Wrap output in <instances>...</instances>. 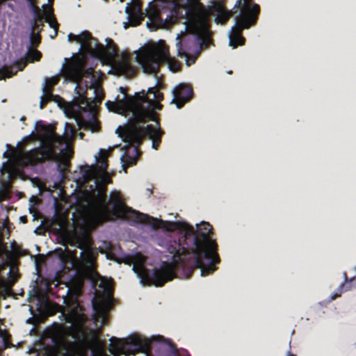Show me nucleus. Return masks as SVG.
I'll list each match as a JSON object with an SVG mask.
<instances>
[{"instance_id": "20e7f679", "label": "nucleus", "mask_w": 356, "mask_h": 356, "mask_svg": "<svg viewBox=\"0 0 356 356\" xmlns=\"http://www.w3.org/2000/svg\"><path fill=\"white\" fill-rule=\"evenodd\" d=\"M63 302L65 305L59 318L68 325L62 326L58 343L66 350L72 347L75 343L83 348H90L97 341L98 333L85 326L86 316L75 297H63Z\"/></svg>"}, {"instance_id": "9b49d317", "label": "nucleus", "mask_w": 356, "mask_h": 356, "mask_svg": "<svg viewBox=\"0 0 356 356\" xmlns=\"http://www.w3.org/2000/svg\"><path fill=\"white\" fill-rule=\"evenodd\" d=\"M132 270L142 286L154 284L161 286L175 277L174 266L167 261H162L159 268L150 270L145 267L143 261H139L134 264Z\"/></svg>"}, {"instance_id": "c9c22d12", "label": "nucleus", "mask_w": 356, "mask_h": 356, "mask_svg": "<svg viewBox=\"0 0 356 356\" xmlns=\"http://www.w3.org/2000/svg\"><path fill=\"white\" fill-rule=\"evenodd\" d=\"M33 133H34V131H32V132H31V135H30L29 136H27V137L24 138V140H28V139L30 138V136H31Z\"/></svg>"}, {"instance_id": "4be33fe9", "label": "nucleus", "mask_w": 356, "mask_h": 356, "mask_svg": "<svg viewBox=\"0 0 356 356\" xmlns=\"http://www.w3.org/2000/svg\"><path fill=\"white\" fill-rule=\"evenodd\" d=\"M74 243L76 248L81 250L79 253V257L81 258L83 261L87 265L91 266L92 265V252L88 242V236H84L82 238H76Z\"/></svg>"}, {"instance_id": "f704fd0d", "label": "nucleus", "mask_w": 356, "mask_h": 356, "mask_svg": "<svg viewBox=\"0 0 356 356\" xmlns=\"http://www.w3.org/2000/svg\"><path fill=\"white\" fill-rule=\"evenodd\" d=\"M8 156V152H7V150L5 151L3 153V157L4 158H7Z\"/></svg>"}, {"instance_id": "a18cd8bd", "label": "nucleus", "mask_w": 356, "mask_h": 356, "mask_svg": "<svg viewBox=\"0 0 356 356\" xmlns=\"http://www.w3.org/2000/svg\"><path fill=\"white\" fill-rule=\"evenodd\" d=\"M227 73L228 74H232V71H228Z\"/></svg>"}, {"instance_id": "c85d7f7f", "label": "nucleus", "mask_w": 356, "mask_h": 356, "mask_svg": "<svg viewBox=\"0 0 356 356\" xmlns=\"http://www.w3.org/2000/svg\"><path fill=\"white\" fill-rule=\"evenodd\" d=\"M44 79H46V78ZM47 81L48 83V88L49 90H51V92H52V88L54 87V85L56 84L57 81L54 78L50 79L49 80L47 79Z\"/></svg>"}, {"instance_id": "6e6552de", "label": "nucleus", "mask_w": 356, "mask_h": 356, "mask_svg": "<svg viewBox=\"0 0 356 356\" xmlns=\"http://www.w3.org/2000/svg\"><path fill=\"white\" fill-rule=\"evenodd\" d=\"M136 53L135 58L145 74L156 76L161 63H166L168 68L174 73L179 70L180 64L170 57L168 49L163 44L142 47L139 52Z\"/></svg>"}, {"instance_id": "9d476101", "label": "nucleus", "mask_w": 356, "mask_h": 356, "mask_svg": "<svg viewBox=\"0 0 356 356\" xmlns=\"http://www.w3.org/2000/svg\"><path fill=\"white\" fill-rule=\"evenodd\" d=\"M234 7L238 8L240 12L234 18V24L228 32L229 45L232 49L244 44L242 30L249 29L256 22L260 10L259 5L252 3V0H237Z\"/></svg>"}, {"instance_id": "423d86ee", "label": "nucleus", "mask_w": 356, "mask_h": 356, "mask_svg": "<svg viewBox=\"0 0 356 356\" xmlns=\"http://www.w3.org/2000/svg\"><path fill=\"white\" fill-rule=\"evenodd\" d=\"M110 353L114 356L135 355L141 352L143 356H181L176 345L161 335L147 338L134 334L127 338L112 337Z\"/></svg>"}, {"instance_id": "bb28decb", "label": "nucleus", "mask_w": 356, "mask_h": 356, "mask_svg": "<svg viewBox=\"0 0 356 356\" xmlns=\"http://www.w3.org/2000/svg\"><path fill=\"white\" fill-rule=\"evenodd\" d=\"M343 289H344V283H341L338 289H337V292H335V293H333L330 297V300H334V299H336L337 297L340 296V295L341 294V293L343 291Z\"/></svg>"}, {"instance_id": "49530a36", "label": "nucleus", "mask_w": 356, "mask_h": 356, "mask_svg": "<svg viewBox=\"0 0 356 356\" xmlns=\"http://www.w3.org/2000/svg\"><path fill=\"white\" fill-rule=\"evenodd\" d=\"M76 122H77V124H79V122H78V120H77V119H76Z\"/></svg>"}, {"instance_id": "1a4fd4ad", "label": "nucleus", "mask_w": 356, "mask_h": 356, "mask_svg": "<svg viewBox=\"0 0 356 356\" xmlns=\"http://www.w3.org/2000/svg\"><path fill=\"white\" fill-rule=\"evenodd\" d=\"M121 95H117L113 101L108 100L105 106L109 111L115 113L126 115L127 113H130L134 119L141 118L144 113H149L150 103L146 99L145 90L141 92H136L134 97H129L123 87L119 88Z\"/></svg>"}, {"instance_id": "ddd939ff", "label": "nucleus", "mask_w": 356, "mask_h": 356, "mask_svg": "<svg viewBox=\"0 0 356 356\" xmlns=\"http://www.w3.org/2000/svg\"><path fill=\"white\" fill-rule=\"evenodd\" d=\"M105 41L106 54L99 58L110 63L111 68L108 73L117 76L131 77L135 73V70L130 63V54L127 51L118 54L117 47L113 40L106 38Z\"/></svg>"}, {"instance_id": "58836bf2", "label": "nucleus", "mask_w": 356, "mask_h": 356, "mask_svg": "<svg viewBox=\"0 0 356 356\" xmlns=\"http://www.w3.org/2000/svg\"><path fill=\"white\" fill-rule=\"evenodd\" d=\"M25 120V117L24 116H22L21 118H20V120L21 121H24Z\"/></svg>"}, {"instance_id": "f3484780", "label": "nucleus", "mask_w": 356, "mask_h": 356, "mask_svg": "<svg viewBox=\"0 0 356 356\" xmlns=\"http://www.w3.org/2000/svg\"><path fill=\"white\" fill-rule=\"evenodd\" d=\"M42 95L40 97V104L39 107L40 109H43L45 105L49 102H54L56 103L57 106L63 111L66 115L69 114L68 104L59 95H54L51 93V90L48 88V83L47 79H44L41 87Z\"/></svg>"}, {"instance_id": "4468645a", "label": "nucleus", "mask_w": 356, "mask_h": 356, "mask_svg": "<svg viewBox=\"0 0 356 356\" xmlns=\"http://www.w3.org/2000/svg\"><path fill=\"white\" fill-rule=\"evenodd\" d=\"M161 0H154L152 2L148 3L147 8L145 12L142 10L141 6L138 2L130 1L127 3L125 8V13L127 15L128 22L123 23V26L125 29H128L130 26L138 25L143 19L147 17L149 19V5ZM149 19L146 22V23Z\"/></svg>"}, {"instance_id": "c756f323", "label": "nucleus", "mask_w": 356, "mask_h": 356, "mask_svg": "<svg viewBox=\"0 0 356 356\" xmlns=\"http://www.w3.org/2000/svg\"><path fill=\"white\" fill-rule=\"evenodd\" d=\"M68 128L70 129V132H71L70 136H72L74 134V131H73V129L70 126V124L67 122H66L65 124V129H64L63 134H66Z\"/></svg>"}, {"instance_id": "dca6fc26", "label": "nucleus", "mask_w": 356, "mask_h": 356, "mask_svg": "<svg viewBox=\"0 0 356 356\" xmlns=\"http://www.w3.org/2000/svg\"><path fill=\"white\" fill-rule=\"evenodd\" d=\"M79 51H86L91 56L99 58L106 54V47L94 38L88 31L82 32Z\"/></svg>"}, {"instance_id": "5701e85b", "label": "nucleus", "mask_w": 356, "mask_h": 356, "mask_svg": "<svg viewBox=\"0 0 356 356\" xmlns=\"http://www.w3.org/2000/svg\"><path fill=\"white\" fill-rule=\"evenodd\" d=\"M26 63H16L15 66L8 67L7 66L3 67L0 69V80L6 78H10L14 76L17 71H22L26 66Z\"/></svg>"}, {"instance_id": "cd10ccee", "label": "nucleus", "mask_w": 356, "mask_h": 356, "mask_svg": "<svg viewBox=\"0 0 356 356\" xmlns=\"http://www.w3.org/2000/svg\"><path fill=\"white\" fill-rule=\"evenodd\" d=\"M82 32L79 35H74L72 33H69L67 35V38L69 41H76L77 42H81L82 39Z\"/></svg>"}, {"instance_id": "b1692460", "label": "nucleus", "mask_w": 356, "mask_h": 356, "mask_svg": "<svg viewBox=\"0 0 356 356\" xmlns=\"http://www.w3.org/2000/svg\"><path fill=\"white\" fill-rule=\"evenodd\" d=\"M93 92H94V95H95L94 96L95 104H101L102 100L104 97L101 88L98 86H97L95 88Z\"/></svg>"}, {"instance_id": "ea45409f", "label": "nucleus", "mask_w": 356, "mask_h": 356, "mask_svg": "<svg viewBox=\"0 0 356 356\" xmlns=\"http://www.w3.org/2000/svg\"><path fill=\"white\" fill-rule=\"evenodd\" d=\"M350 289V286H346V291H348V290H349Z\"/></svg>"}, {"instance_id": "79ce46f5", "label": "nucleus", "mask_w": 356, "mask_h": 356, "mask_svg": "<svg viewBox=\"0 0 356 356\" xmlns=\"http://www.w3.org/2000/svg\"><path fill=\"white\" fill-rule=\"evenodd\" d=\"M147 191L149 192V194H151L152 192L151 190L147 189Z\"/></svg>"}, {"instance_id": "393cba45", "label": "nucleus", "mask_w": 356, "mask_h": 356, "mask_svg": "<svg viewBox=\"0 0 356 356\" xmlns=\"http://www.w3.org/2000/svg\"><path fill=\"white\" fill-rule=\"evenodd\" d=\"M46 22L48 23L49 26L51 28H53L54 30V34H51L50 35L51 38H54L57 35L58 24L56 22V20L54 17H52V19H46Z\"/></svg>"}, {"instance_id": "6ab92c4d", "label": "nucleus", "mask_w": 356, "mask_h": 356, "mask_svg": "<svg viewBox=\"0 0 356 356\" xmlns=\"http://www.w3.org/2000/svg\"><path fill=\"white\" fill-rule=\"evenodd\" d=\"M42 30V28L39 29L38 27H35V25H31V26L29 44L27 46L26 52V58L31 62L38 60L42 56L41 53L35 48L40 42L41 37L40 32Z\"/></svg>"}, {"instance_id": "a211bd4d", "label": "nucleus", "mask_w": 356, "mask_h": 356, "mask_svg": "<svg viewBox=\"0 0 356 356\" xmlns=\"http://www.w3.org/2000/svg\"><path fill=\"white\" fill-rule=\"evenodd\" d=\"M171 92L172 95L171 102H175L177 99L176 106L177 108H181L193 95L191 86L184 83L177 85L172 88Z\"/></svg>"}, {"instance_id": "4c0bfd02", "label": "nucleus", "mask_w": 356, "mask_h": 356, "mask_svg": "<svg viewBox=\"0 0 356 356\" xmlns=\"http://www.w3.org/2000/svg\"><path fill=\"white\" fill-rule=\"evenodd\" d=\"M70 293V289H68L67 291V293H66V296H69Z\"/></svg>"}, {"instance_id": "7c9ffc66", "label": "nucleus", "mask_w": 356, "mask_h": 356, "mask_svg": "<svg viewBox=\"0 0 356 356\" xmlns=\"http://www.w3.org/2000/svg\"><path fill=\"white\" fill-rule=\"evenodd\" d=\"M29 311H30L31 314V316H31V317H30V318H29L28 319H26V323H32V321H33V316H34V313H33V309H32V307H29Z\"/></svg>"}, {"instance_id": "412c9836", "label": "nucleus", "mask_w": 356, "mask_h": 356, "mask_svg": "<svg viewBox=\"0 0 356 356\" xmlns=\"http://www.w3.org/2000/svg\"><path fill=\"white\" fill-rule=\"evenodd\" d=\"M148 94H152V98H149L146 96V99L150 103L149 112L151 113V116H147L145 118V122H147L149 120H152L156 123V127L154 128H159V122L156 120L155 110H160L161 108V105L159 104V102L163 99V94L159 92L156 89V85L154 87L149 88L147 90ZM147 95V93H145Z\"/></svg>"}, {"instance_id": "de8ad7c7", "label": "nucleus", "mask_w": 356, "mask_h": 356, "mask_svg": "<svg viewBox=\"0 0 356 356\" xmlns=\"http://www.w3.org/2000/svg\"><path fill=\"white\" fill-rule=\"evenodd\" d=\"M0 295H1V292L0 291Z\"/></svg>"}, {"instance_id": "7ed1b4c3", "label": "nucleus", "mask_w": 356, "mask_h": 356, "mask_svg": "<svg viewBox=\"0 0 356 356\" xmlns=\"http://www.w3.org/2000/svg\"><path fill=\"white\" fill-rule=\"evenodd\" d=\"M108 153L100 149L97 154L95 155V164L86 167L81 170L83 181H92L90 190L96 193L97 199V212L101 220L106 221L109 218V213L113 211L119 218H134V212L140 213L125 205L121 198L120 192L112 191L108 197L105 193L106 186L111 182V177L106 170L108 163Z\"/></svg>"}, {"instance_id": "f257e3e1", "label": "nucleus", "mask_w": 356, "mask_h": 356, "mask_svg": "<svg viewBox=\"0 0 356 356\" xmlns=\"http://www.w3.org/2000/svg\"><path fill=\"white\" fill-rule=\"evenodd\" d=\"M149 21L147 27L151 31L168 28L177 23L184 25V30L177 34L175 46L177 56L185 58L189 66L195 63L201 50L211 43L209 31V17L214 16L218 24H225L231 16L220 3L212 2L205 8L197 1L186 6L175 7L172 3L160 1L149 5Z\"/></svg>"}, {"instance_id": "39448f33", "label": "nucleus", "mask_w": 356, "mask_h": 356, "mask_svg": "<svg viewBox=\"0 0 356 356\" xmlns=\"http://www.w3.org/2000/svg\"><path fill=\"white\" fill-rule=\"evenodd\" d=\"M141 118L134 119L130 113H127L125 117L129 116L127 120V125L124 127L118 126L115 129V134L127 144L128 147L120 156L122 168L124 171L128 166H132L136 163L139 156L137 145H139L143 138L148 136L152 140V147L156 149L161 142L162 132L159 128H154L152 125L145 126V118L149 117V113H144Z\"/></svg>"}, {"instance_id": "37998d69", "label": "nucleus", "mask_w": 356, "mask_h": 356, "mask_svg": "<svg viewBox=\"0 0 356 356\" xmlns=\"http://www.w3.org/2000/svg\"><path fill=\"white\" fill-rule=\"evenodd\" d=\"M95 130H96V128H95V127H93V128L92 129V131H95Z\"/></svg>"}, {"instance_id": "2f4dec72", "label": "nucleus", "mask_w": 356, "mask_h": 356, "mask_svg": "<svg viewBox=\"0 0 356 356\" xmlns=\"http://www.w3.org/2000/svg\"><path fill=\"white\" fill-rule=\"evenodd\" d=\"M139 261H143V264H145V259L142 257L137 258V256H135V258L133 259L132 263L134 264L135 262H138Z\"/></svg>"}, {"instance_id": "a19ab883", "label": "nucleus", "mask_w": 356, "mask_h": 356, "mask_svg": "<svg viewBox=\"0 0 356 356\" xmlns=\"http://www.w3.org/2000/svg\"><path fill=\"white\" fill-rule=\"evenodd\" d=\"M38 28H39V29H40V28H42V29H43V26H41V24H39V25H38Z\"/></svg>"}, {"instance_id": "72a5a7b5", "label": "nucleus", "mask_w": 356, "mask_h": 356, "mask_svg": "<svg viewBox=\"0 0 356 356\" xmlns=\"http://www.w3.org/2000/svg\"><path fill=\"white\" fill-rule=\"evenodd\" d=\"M19 219L24 223H25L26 222V216H21L19 218Z\"/></svg>"}, {"instance_id": "f8f14e48", "label": "nucleus", "mask_w": 356, "mask_h": 356, "mask_svg": "<svg viewBox=\"0 0 356 356\" xmlns=\"http://www.w3.org/2000/svg\"><path fill=\"white\" fill-rule=\"evenodd\" d=\"M92 284L94 286L98 285L104 295V297H97L98 292L96 291L95 297L91 300V316L95 327L98 329L105 324L108 319V313L112 307V284L111 280L104 278H101L97 282L92 281Z\"/></svg>"}, {"instance_id": "0eeeda50", "label": "nucleus", "mask_w": 356, "mask_h": 356, "mask_svg": "<svg viewBox=\"0 0 356 356\" xmlns=\"http://www.w3.org/2000/svg\"><path fill=\"white\" fill-rule=\"evenodd\" d=\"M34 131L40 138V147L32 149L26 154V159L31 164L40 163L44 161L58 162L70 154L67 136L57 134L51 124L45 125L42 122H37Z\"/></svg>"}, {"instance_id": "2eb2a0df", "label": "nucleus", "mask_w": 356, "mask_h": 356, "mask_svg": "<svg viewBox=\"0 0 356 356\" xmlns=\"http://www.w3.org/2000/svg\"><path fill=\"white\" fill-rule=\"evenodd\" d=\"M68 58H64V63L62 64L60 72H63L65 76V81L75 83L74 92L78 95H81L79 90V86L83 76L86 74L82 65L79 63H73L70 66H67Z\"/></svg>"}, {"instance_id": "473e14b6", "label": "nucleus", "mask_w": 356, "mask_h": 356, "mask_svg": "<svg viewBox=\"0 0 356 356\" xmlns=\"http://www.w3.org/2000/svg\"><path fill=\"white\" fill-rule=\"evenodd\" d=\"M343 279H344V281H343V283H344V284H345V283L348 282V277H347V275H346V273H343Z\"/></svg>"}, {"instance_id": "e433bc0d", "label": "nucleus", "mask_w": 356, "mask_h": 356, "mask_svg": "<svg viewBox=\"0 0 356 356\" xmlns=\"http://www.w3.org/2000/svg\"><path fill=\"white\" fill-rule=\"evenodd\" d=\"M83 136H84V134H83V133H81H81H79V136H80V138H81V139L83 138Z\"/></svg>"}, {"instance_id": "c03bdc74", "label": "nucleus", "mask_w": 356, "mask_h": 356, "mask_svg": "<svg viewBox=\"0 0 356 356\" xmlns=\"http://www.w3.org/2000/svg\"><path fill=\"white\" fill-rule=\"evenodd\" d=\"M6 146L7 149H8L10 147V145L8 144H6Z\"/></svg>"}, {"instance_id": "f03ea898", "label": "nucleus", "mask_w": 356, "mask_h": 356, "mask_svg": "<svg viewBox=\"0 0 356 356\" xmlns=\"http://www.w3.org/2000/svg\"><path fill=\"white\" fill-rule=\"evenodd\" d=\"M134 215L136 220L130 223L132 226L138 223L148 224L154 230L163 229L167 236L174 230L181 232L178 241H174L173 243L170 241L157 239L158 245L171 254V259L175 264L188 268H200L202 277L216 270V264L220 262V259L217 254V244L209 237L212 227L209 222L202 221L197 223L195 229L184 221L163 220L143 213L134 212Z\"/></svg>"}, {"instance_id": "aec40b11", "label": "nucleus", "mask_w": 356, "mask_h": 356, "mask_svg": "<svg viewBox=\"0 0 356 356\" xmlns=\"http://www.w3.org/2000/svg\"><path fill=\"white\" fill-rule=\"evenodd\" d=\"M29 7L33 17L31 25H35V27H38L39 24L44 26V20L46 22V19H52V17H54L51 8L48 7L47 4L42 5L43 10H41L32 0H29Z\"/></svg>"}, {"instance_id": "a878e982", "label": "nucleus", "mask_w": 356, "mask_h": 356, "mask_svg": "<svg viewBox=\"0 0 356 356\" xmlns=\"http://www.w3.org/2000/svg\"><path fill=\"white\" fill-rule=\"evenodd\" d=\"M7 275H8L10 280V282H12L13 283L15 282L17 280V266L15 265H12L7 273Z\"/></svg>"}]
</instances>
